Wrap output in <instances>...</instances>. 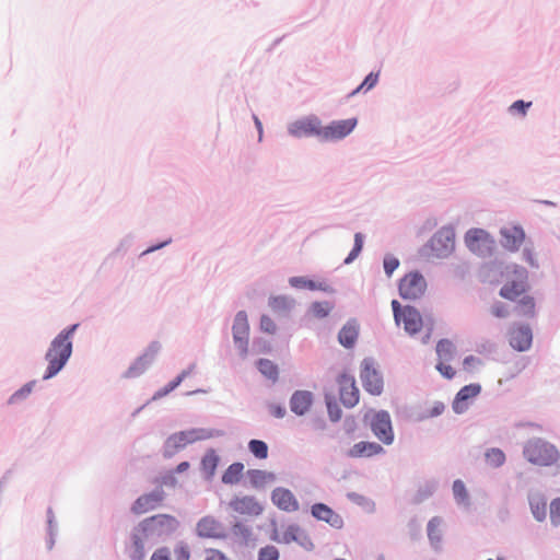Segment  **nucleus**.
Wrapping results in <instances>:
<instances>
[{
    "mask_svg": "<svg viewBox=\"0 0 560 560\" xmlns=\"http://www.w3.org/2000/svg\"><path fill=\"white\" fill-rule=\"evenodd\" d=\"M206 560H230L221 551L217 549H209L207 551Z\"/></svg>",
    "mask_w": 560,
    "mask_h": 560,
    "instance_id": "obj_55",
    "label": "nucleus"
},
{
    "mask_svg": "<svg viewBox=\"0 0 560 560\" xmlns=\"http://www.w3.org/2000/svg\"><path fill=\"white\" fill-rule=\"evenodd\" d=\"M150 535L149 532H141V524L135 529L131 537V546L129 556L132 560H143L144 558V539Z\"/></svg>",
    "mask_w": 560,
    "mask_h": 560,
    "instance_id": "obj_27",
    "label": "nucleus"
},
{
    "mask_svg": "<svg viewBox=\"0 0 560 560\" xmlns=\"http://www.w3.org/2000/svg\"><path fill=\"white\" fill-rule=\"evenodd\" d=\"M136 368H131L128 372L129 375H136V372H135Z\"/></svg>",
    "mask_w": 560,
    "mask_h": 560,
    "instance_id": "obj_62",
    "label": "nucleus"
},
{
    "mask_svg": "<svg viewBox=\"0 0 560 560\" xmlns=\"http://www.w3.org/2000/svg\"><path fill=\"white\" fill-rule=\"evenodd\" d=\"M151 560H170V552L167 548L158 549L151 557Z\"/></svg>",
    "mask_w": 560,
    "mask_h": 560,
    "instance_id": "obj_56",
    "label": "nucleus"
},
{
    "mask_svg": "<svg viewBox=\"0 0 560 560\" xmlns=\"http://www.w3.org/2000/svg\"><path fill=\"white\" fill-rule=\"evenodd\" d=\"M249 451L254 454L255 457L259 459H265L268 456V446L264 441L260 440H252L248 443Z\"/></svg>",
    "mask_w": 560,
    "mask_h": 560,
    "instance_id": "obj_39",
    "label": "nucleus"
},
{
    "mask_svg": "<svg viewBox=\"0 0 560 560\" xmlns=\"http://www.w3.org/2000/svg\"><path fill=\"white\" fill-rule=\"evenodd\" d=\"M361 381L363 388L371 395H381L383 392V378L373 364L364 360L362 363Z\"/></svg>",
    "mask_w": 560,
    "mask_h": 560,
    "instance_id": "obj_9",
    "label": "nucleus"
},
{
    "mask_svg": "<svg viewBox=\"0 0 560 560\" xmlns=\"http://www.w3.org/2000/svg\"><path fill=\"white\" fill-rule=\"evenodd\" d=\"M514 312L520 317H533L535 315V301L528 294H524L516 300Z\"/></svg>",
    "mask_w": 560,
    "mask_h": 560,
    "instance_id": "obj_29",
    "label": "nucleus"
},
{
    "mask_svg": "<svg viewBox=\"0 0 560 560\" xmlns=\"http://www.w3.org/2000/svg\"><path fill=\"white\" fill-rule=\"evenodd\" d=\"M289 132L298 138L316 136L322 139V122L317 117H307L292 122Z\"/></svg>",
    "mask_w": 560,
    "mask_h": 560,
    "instance_id": "obj_12",
    "label": "nucleus"
},
{
    "mask_svg": "<svg viewBox=\"0 0 560 560\" xmlns=\"http://www.w3.org/2000/svg\"><path fill=\"white\" fill-rule=\"evenodd\" d=\"M165 497L162 489L140 495L132 504L131 511L137 514H144L161 505Z\"/></svg>",
    "mask_w": 560,
    "mask_h": 560,
    "instance_id": "obj_17",
    "label": "nucleus"
},
{
    "mask_svg": "<svg viewBox=\"0 0 560 560\" xmlns=\"http://www.w3.org/2000/svg\"><path fill=\"white\" fill-rule=\"evenodd\" d=\"M249 480L254 487H264L275 481L276 476L273 472L254 469L248 471Z\"/></svg>",
    "mask_w": 560,
    "mask_h": 560,
    "instance_id": "obj_32",
    "label": "nucleus"
},
{
    "mask_svg": "<svg viewBox=\"0 0 560 560\" xmlns=\"http://www.w3.org/2000/svg\"><path fill=\"white\" fill-rule=\"evenodd\" d=\"M258 370L264 374L266 377L276 381L278 377V368L277 365L267 359H260L257 363Z\"/></svg>",
    "mask_w": 560,
    "mask_h": 560,
    "instance_id": "obj_36",
    "label": "nucleus"
},
{
    "mask_svg": "<svg viewBox=\"0 0 560 560\" xmlns=\"http://www.w3.org/2000/svg\"><path fill=\"white\" fill-rule=\"evenodd\" d=\"M358 124L357 118L335 120L328 126H322V140L336 141L350 135Z\"/></svg>",
    "mask_w": 560,
    "mask_h": 560,
    "instance_id": "obj_7",
    "label": "nucleus"
},
{
    "mask_svg": "<svg viewBox=\"0 0 560 560\" xmlns=\"http://www.w3.org/2000/svg\"><path fill=\"white\" fill-rule=\"evenodd\" d=\"M395 323L402 325L409 335L418 334L423 327V319L419 311L412 306H401L397 300L392 301Z\"/></svg>",
    "mask_w": 560,
    "mask_h": 560,
    "instance_id": "obj_4",
    "label": "nucleus"
},
{
    "mask_svg": "<svg viewBox=\"0 0 560 560\" xmlns=\"http://www.w3.org/2000/svg\"><path fill=\"white\" fill-rule=\"evenodd\" d=\"M486 460L492 467H500L505 462V454L500 448H491L486 453Z\"/></svg>",
    "mask_w": 560,
    "mask_h": 560,
    "instance_id": "obj_38",
    "label": "nucleus"
},
{
    "mask_svg": "<svg viewBox=\"0 0 560 560\" xmlns=\"http://www.w3.org/2000/svg\"><path fill=\"white\" fill-rule=\"evenodd\" d=\"M313 404V394L308 390H296L290 400L292 412L298 416L306 413Z\"/></svg>",
    "mask_w": 560,
    "mask_h": 560,
    "instance_id": "obj_25",
    "label": "nucleus"
},
{
    "mask_svg": "<svg viewBox=\"0 0 560 560\" xmlns=\"http://www.w3.org/2000/svg\"><path fill=\"white\" fill-rule=\"evenodd\" d=\"M196 533L201 538L222 539L226 537L222 523L211 515L202 517L197 523Z\"/></svg>",
    "mask_w": 560,
    "mask_h": 560,
    "instance_id": "obj_13",
    "label": "nucleus"
},
{
    "mask_svg": "<svg viewBox=\"0 0 560 560\" xmlns=\"http://www.w3.org/2000/svg\"><path fill=\"white\" fill-rule=\"evenodd\" d=\"M332 310V305L329 302H315L311 306V311L316 317H325Z\"/></svg>",
    "mask_w": 560,
    "mask_h": 560,
    "instance_id": "obj_43",
    "label": "nucleus"
},
{
    "mask_svg": "<svg viewBox=\"0 0 560 560\" xmlns=\"http://www.w3.org/2000/svg\"><path fill=\"white\" fill-rule=\"evenodd\" d=\"M327 408H328L330 419L332 421H338L341 417V411H340L339 407L335 402L328 401Z\"/></svg>",
    "mask_w": 560,
    "mask_h": 560,
    "instance_id": "obj_53",
    "label": "nucleus"
},
{
    "mask_svg": "<svg viewBox=\"0 0 560 560\" xmlns=\"http://www.w3.org/2000/svg\"><path fill=\"white\" fill-rule=\"evenodd\" d=\"M78 327L79 324H73L72 326L59 332L57 337L51 341L46 352L48 366L44 375V380H48L55 376L69 360L72 353L71 337Z\"/></svg>",
    "mask_w": 560,
    "mask_h": 560,
    "instance_id": "obj_1",
    "label": "nucleus"
},
{
    "mask_svg": "<svg viewBox=\"0 0 560 560\" xmlns=\"http://www.w3.org/2000/svg\"><path fill=\"white\" fill-rule=\"evenodd\" d=\"M260 328L262 331L267 334H275L277 330V326L275 322L267 315H262L260 318Z\"/></svg>",
    "mask_w": 560,
    "mask_h": 560,
    "instance_id": "obj_50",
    "label": "nucleus"
},
{
    "mask_svg": "<svg viewBox=\"0 0 560 560\" xmlns=\"http://www.w3.org/2000/svg\"><path fill=\"white\" fill-rule=\"evenodd\" d=\"M447 361H440L438 364H436V369L438 371L446 378H453L454 375H455V371L453 370V368L448 364H446Z\"/></svg>",
    "mask_w": 560,
    "mask_h": 560,
    "instance_id": "obj_51",
    "label": "nucleus"
},
{
    "mask_svg": "<svg viewBox=\"0 0 560 560\" xmlns=\"http://www.w3.org/2000/svg\"><path fill=\"white\" fill-rule=\"evenodd\" d=\"M502 245L509 250H517L525 240V233L521 226L512 225L501 230Z\"/></svg>",
    "mask_w": 560,
    "mask_h": 560,
    "instance_id": "obj_22",
    "label": "nucleus"
},
{
    "mask_svg": "<svg viewBox=\"0 0 560 560\" xmlns=\"http://www.w3.org/2000/svg\"><path fill=\"white\" fill-rule=\"evenodd\" d=\"M453 493L458 503H468V492L462 480H455L453 483Z\"/></svg>",
    "mask_w": 560,
    "mask_h": 560,
    "instance_id": "obj_41",
    "label": "nucleus"
},
{
    "mask_svg": "<svg viewBox=\"0 0 560 560\" xmlns=\"http://www.w3.org/2000/svg\"><path fill=\"white\" fill-rule=\"evenodd\" d=\"M425 290L427 281L417 271L407 273L399 282V294L405 300H417L424 294Z\"/></svg>",
    "mask_w": 560,
    "mask_h": 560,
    "instance_id": "obj_5",
    "label": "nucleus"
},
{
    "mask_svg": "<svg viewBox=\"0 0 560 560\" xmlns=\"http://www.w3.org/2000/svg\"><path fill=\"white\" fill-rule=\"evenodd\" d=\"M371 428L374 435L384 444H392L394 441V433L389 415L386 411L377 412L371 422Z\"/></svg>",
    "mask_w": 560,
    "mask_h": 560,
    "instance_id": "obj_11",
    "label": "nucleus"
},
{
    "mask_svg": "<svg viewBox=\"0 0 560 560\" xmlns=\"http://www.w3.org/2000/svg\"><path fill=\"white\" fill-rule=\"evenodd\" d=\"M550 521L555 526L560 525V498H557L550 503Z\"/></svg>",
    "mask_w": 560,
    "mask_h": 560,
    "instance_id": "obj_47",
    "label": "nucleus"
},
{
    "mask_svg": "<svg viewBox=\"0 0 560 560\" xmlns=\"http://www.w3.org/2000/svg\"><path fill=\"white\" fill-rule=\"evenodd\" d=\"M377 80H378V74L377 73H373L371 72L365 79L364 81L361 83L360 86H358L354 91H353V94L358 93L359 91H361L362 89H365V90H370L372 89L373 86L376 85L377 83Z\"/></svg>",
    "mask_w": 560,
    "mask_h": 560,
    "instance_id": "obj_49",
    "label": "nucleus"
},
{
    "mask_svg": "<svg viewBox=\"0 0 560 560\" xmlns=\"http://www.w3.org/2000/svg\"><path fill=\"white\" fill-rule=\"evenodd\" d=\"M524 456L534 465L550 466L558 460L559 453L552 444L541 439H535L525 445Z\"/></svg>",
    "mask_w": 560,
    "mask_h": 560,
    "instance_id": "obj_2",
    "label": "nucleus"
},
{
    "mask_svg": "<svg viewBox=\"0 0 560 560\" xmlns=\"http://www.w3.org/2000/svg\"><path fill=\"white\" fill-rule=\"evenodd\" d=\"M491 312L499 318L506 317L510 314L509 310L501 303L494 305Z\"/></svg>",
    "mask_w": 560,
    "mask_h": 560,
    "instance_id": "obj_54",
    "label": "nucleus"
},
{
    "mask_svg": "<svg viewBox=\"0 0 560 560\" xmlns=\"http://www.w3.org/2000/svg\"><path fill=\"white\" fill-rule=\"evenodd\" d=\"M34 382L25 384L22 388L16 390L9 399L10 404H14L20 399L27 397L33 389Z\"/></svg>",
    "mask_w": 560,
    "mask_h": 560,
    "instance_id": "obj_46",
    "label": "nucleus"
},
{
    "mask_svg": "<svg viewBox=\"0 0 560 560\" xmlns=\"http://www.w3.org/2000/svg\"><path fill=\"white\" fill-rule=\"evenodd\" d=\"M273 540L282 544H291L293 541L300 544L303 548L311 550L313 542L310 537L298 525H289L281 534V537H272Z\"/></svg>",
    "mask_w": 560,
    "mask_h": 560,
    "instance_id": "obj_18",
    "label": "nucleus"
},
{
    "mask_svg": "<svg viewBox=\"0 0 560 560\" xmlns=\"http://www.w3.org/2000/svg\"><path fill=\"white\" fill-rule=\"evenodd\" d=\"M312 515L319 521L328 523L335 528H341L343 526L342 517L324 503L314 504L312 506Z\"/></svg>",
    "mask_w": 560,
    "mask_h": 560,
    "instance_id": "obj_23",
    "label": "nucleus"
},
{
    "mask_svg": "<svg viewBox=\"0 0 560 560\" xmlns=\"http://www.w3.org/2000/svg\"><path fill=\"white\" fill-rule=\"evenodd\" d=\"M338 384L341 402L348 408L355 406L359 402V389L354 377L342 374L338 378Z\"/></svg>",
    "mask_w": 560,
    "mask_h": 560,
    "instance_id": "obj_15",
    "label": "nucleus"
},
{
    "mask_svg": "<svg viewBox=\"0 0 560 560\" xmlns=\"http://www.w3.org/2000/svg\"><path fill=\"white\" fill-rule=\"evenodd\" d=\"M230 509L246 516H258L262 513V505L250 495L235 497L229 503Z\"/></svg>",
    "mask_w": 560,
    "mask_h": 560,
    "instance_id": "obj_14",
    "label": "nucleus"
},
{
    "mask_svg": "<svg viewBox=\"0 0 560 560\" xmlns=\"http://www.w3.org/2000/svg\"><path fill=\"white\" fill-rule=\"evenodd\" d=\"M529 504H530V510H532L534 517L538 522H542L546 518V508H547V504H546V501L544 500V498H541L539 495L533 497L529 501Z\"/></svg>",
    "mask_w": 560,
    "mask_h": 560,
    "instance_id": "obj_33",
    "label": "nucleus"
},
{
    "mask_svg": "<svg viewBox=\"0 0 560 560\" xmlns=\"http://www.w3.org/2000/svg\"><path fill=\"white\" fill-rule=\"evenodd\" d=\"M335 560H343V559H335Z\"/></svg>",
    "mask_w": 560,
    "mask_h": 560,
    "instance_id": "obj_64",
    "label": "nucleus"
},
{
    "mask_svg": "<svg viewBox=\"0 0 560 560\" xmlns=\"http://www.w3.org/2000/svg\"><path fill=\"white\" fill-rule=\"evenodd\" d=\"M359 335V326L355 322L347 323L339 331V342L346 347L351 348L354 346Z\"/></svg>",
    "mask_w": 560,
    "mask_h": 560,
    "instance_id": "obj_28",
    "label": "nucleus"
},
{
    "mask_svg": "<svg viewBox=\"0 0 560 560\" xmlns=\"http://www.w3.org/2000/svg\"><path fill=\"white\" fill-rule=\"evenodd\" d=\"M194 370L190 366L188 370L183 371L174 381L168 383L163 389L158 393V396L162 397L174 390Z\"/></svg>",
    "mask_w": 560,
    "mask_h": 560,
    "instance_id": "obj_40",
    "label": "nucleus"
},
{
    "mask_svg": "<svg viewBox=\"0 0 560 560\" xmlns=\"http://www.w3.org/2000/svg\"><path fill=\"white\" fill-rule=\"evenodd\" d=\"M190 551L187 545L179 542L174 548V560H189Z\"/></svg>",
    "mask_w": 560,
    "mask_h": 560,
    "instance_id": "obj_48",
    "label": "nucleus"
},
{
    "mask_svg": "<svg viewBox=\"0 0 560 560\" xmlns=\"http://www.w3.org/2000/svg\"><path fill=\"white\" fill-rule=\"evenodd\" d=\"M290 284L299 289L310 290H326L322 284H316L314 281L308 280L304 277H293L289 280Z\"/></svg>",
    "mask_w": 560,
    "mask_h": 560,
    "instance_id": "obj_37",
    "label": "nucleus"
},
{
    "mask_svg": "<svg viewBox=\"0 0 560 560\" xmlns=\"http://www.w3.org/2000/svg\"><path fill=\"white\" fill-rule=\"evenodd\" d=\"M442 520L440 517H433L428 524V536L432 541H440Z\"/></svg>",
    "mask_w": 560,
    "mask_h": 560,
    "instance_id": "obj_42",
    "label": "nucleus"
},
{
    "mask_svg": "<svg viewBox=\"0 0 560 560\" xmlns=\"http://www.w3.org/2000/svg\"><path fill=\"white\" fill-rule=\"evenodd\" d=\"M220 457L214 450H208L201 459V470L207 478H212L219 465Z\"/></svg>",
    "mask_w": 560,
    "mask_h": 560,
    "instance_id": "obj_30",
    "label": "nucleus"
},
{
    "mask_svg": "<svg viewBox=\"0 0 560 560\" xmlns=\"http://www.w3.org/2000/svg\"><path fill=\"white\" fill-rule=\"evenodd\" d=\"M436 353L440 361H450L455 353V346L452 341L442 339L436 345Z\"/></svg>",
    "mask_w": 560,
    "mask_h": 560,
    "instance_id": "obj_34",
    "label": "nucleus"
},
{
    "mask_svg": "<svg viewBox=\"0 0 560 560\" xmlns=\"http://www.w3.org/2000/svg\"><path fill=\"white\" fill-rule=\"evenodd\" d=\"M515 279L506 282L500 290V295L506 300L516 301L526 293V270L524 268L514 269Z\"/></svg>",
    "mask_w": 560,
    "mask_h": 560,
    "instance_id": "obj_8",
    "label": "nucleus"
},
{
    "mask_svg": "<svg viewBox=\"0 0 560 560\" xmlns=\"http://www.w3.org/2000/svg\"><path fill=\"white\" fill-rule=\"evenodd\" d=\"M188 468H189V463H188V462H182L180 464H178V465H177V467H176V471H177V472H184V471H186Z\"/></svg>",
    "mask_w": 560,
    "mask_h": 560,
    "instance_id": "obj_59",
    "label": "nucleus"
},
{
    "mask_svg": "<svg viewBox=\"0 0 560 560\" xmlns=\"http://www.w3.org/2000/svg\"><path fill=\"white\" fill-rule=\"evenodd\" d=\"M455 248V232L450 226L440 229L425 245L424 250L428 258H445Z\"/></svg>",
    "mask_w": 560,
    "mask_h": 560,
    "instance_id": "obj_3",
    "label": "nucleus"
},
{
    "mask_svg": "<svg viewBox=\"0 0 560 560\" xmlns=\"http://www.w3.org/2000/svg\"><path fill=\"white\" fill-rule=\"evenodd\" d=\"M363 247V236L361 233H357L354 235V246L352 250L350 252L349 256L345 259L346 264H350L352 260H354Z\"/></svg>",
    "mask_w": 560,
    "mask_h": 560,
    "instance_id": "obj_44",
    "label": "nucleus"
},
{
    "mask_svg": "<svg viewBox=\"0 0 560 560\" xmlns=\"http://www.w3.org/2000/svg\"><path fill=\"white\" fill-rule=\"evenodd\" d=\"M510 345L517 351H526L533 342L532 329L527 325H520L510 330Z\"/></svg>",
    "mask_w": 560,
    "mask_h": 560,
    "instance_id": "obj_20",
    "label": "nucleus"
},
{
    "mask_svg": "<svg viewBox=\"0 0 560 560\" xmlns=\"http://www.w3.org/2000/svg\"><path fill=\"white\" fill-rule=\"evenodd\" d=\"M232 330L235 343L237 345L241 353L245 355L247 353L249 332V325L245 312L241 311L235 315Z\"/></svg>",
    "mask_w": 560,
    "mask_h": 560,
    "instance_id": "obj_16",
    "label": "nucleus"
},
{
    "mask_svg": "<svg viewBox=\"0 0 560 560\" xmlns=\"http://www.w3.org/2000/svg\"><path fill=\"white\" fill-rule=\"evenodd\" d=\"M255 124H256L259 132L261 133V122L258 120V118H255Z\"/></svg>",
    "mask_w": 560,
    "mask_h": 560,
    "instance_id": "obj_61",
    "label": "nucleus"
},
{
    "mask_svg": "<svg viewBox=\"0 0 560 560\" xmlns=\"http://www.w3.org/2000/svg\"><path fill=\"white\" fill-rule=\"evenodd\" d=\"M211 435L202 429H191L172 434L167 439V446L173 450L184 448L196 441L209 439Z\"/></svg>",
    "mask_w": 560,
    "mask_h": 560,
    "instance_id": "obj_10",
    "label": "nucleus"
},
{
    "mask_svg": "<svg viewBox=\"0 0 560 560\" xmlns=\"http://www.w3.org/2000/svg\"><path fill=\"white\" fill-rule=\"evenodd\" d=\"M498 560H505L504 558L499 557Z\"/></svg>",
    "mask_w": 560,
    "mask_h": 560,
    "instance_id": "obj_63",
    "label": "nucleus"
},
{
    "mask_svg": "<svg viewBox=\"0 0 560 560\" xmlns=\"http://www.w3.org/2000/svg\"><path fill=\"white\" fill-rule=\"evenodd\" d=\"M465 243L471 252L481 254L483 249L490 248L491 241L486 231L471 229L465 235Z\"/></svg>",
    "mask_w": 560,
    "mask_h": 560,
    "instance_id": "obj_21",
    "label": "nucleus"
},
{
    "mask_svg": "<svg viewBox=\"0 0 560 560\" xmlns=\"http://www.w3.org/2000/svg\"><path fill=\"white\" fill-rule=\"evenodd\" d=\"M270 413L276 418H282L285 415V409L280 405H271Z\"/></svg>",
    "mask_w": 560,
    "mask_h": 560,
    "instance_id": "obj_58",
    "label": "nucleus"
},
{
    "mask_svg": "<svg viewBox=\"0 0 560 560\" xmlns=\"http://www.w3.org/2000/svg\"><path fill=\"white\" fill-rule=\"evenodd\" d=\"M269 306L277 314H287L292 306V301L285 296H272L269 299Z\"/></svg>",
    "mask_w": 560,
    "mask_h": 560,
    "instance_id": "obj_35",
    "label": "nucleus"
},
{
    "mask_svg": "<svg viewBox=\"0 0 560 560\" xmlns=\"http://www.w3.org/2000/svg\"><path fill=\"white\" fill-rule=\"evenodd\" d=\"M481 386L479 384H469L460 388L453 402V409L457 413H462L467 408V400L479 395Z\"/></svg>",
    "mask_w": 560,
    "mask_h": 560,
    "instance_id": "obj_24",
    "label": "nucleus"
},
{
    "mask_svg": "<svg viewBox=\"0 0 560 560\" xmlns=\"http://www.w3.org/2000/svg\"><path fill=\"white\" fill-rule=\"evenodd\" d=\"M271 501L279 509L288 513L296 512L300 508L295 495L287 488H276L271 492Z\"/></svg>",
    "mask_w": 560,
    "mask_h": 560,
    "instance_id": "obj_19",
    "label": "nucleus"
},
{
    "mask_svg": "<svg viewBox=\"0 0 560 560\" xmlns=\"http://www.w3.org/2000/svg\"><path fill=\"white\" fill-rule=\"evenodd\" d=\"M279 551L275 546H266L258 552V560H278Z\"/></svg>",
    "mask_w": 560,
    "mask_h": 560,
    "instance_id": "obj_45",
    "label": "nucleus"
},
{
    "mask_svg": "<svg viewBox=\"0 0 560 560\" xmlns=\"http://www.w3.org/2000/svg\"><path fill=\"white\" fill-rule=\"evenodd\" d=\"M399 266V261L395 257H386L384 259V269L387 276H392L394 270Z\"/></svg>",
    "mask_w": 560,
    "mask_h": 560,
    "instance_id": "obj_52",
    "label": "nucleus"
},
{
    "mask_svg": "<svg viewBox=\"0 0 560 560\" xmlns=\"http://www.w3.org/2000/svg\"><path fill=\"white\" fill-rule=\"evenodd\" d=\"M178 526V521L167 514H159L141 522V532H149L150 535H166L173 533Z\"/></svg>",
    "mask_w": 560,
    "mask_h": 560,
    "instance_id": "obj_6",
    "label": "nucleus"
},
{
    "mask_svg": "<svg viewBox=\"0 0 560 560\" xmlns=\"http://www.w3.org/2000/svg\"><path fill=\"white\" fill-rule=\"evenodd\" d=\"M476 361H477V360H476V358H475V357L469 355V357L465 358V360H464V365H469V364H471V363H474V362H476Z\"/></svg>",
    "mask_w": 560,
    "mask_h": 560,
    "instance_id": "obj_60",
    "label": "nucleus"
},
{
    "mask_svg": "<svg viewBox=\"0 0 560 560\" xmlns=\"http://www.w3.org/2000/svg\"><path fill=\"white\" fill-rule=\"evenodd\" d=\"M383 447L374 442H359L354 444L348 452L347 455L351 458L371 457L383 453Z\"/></svg>",
    "mask_w": 560,
    "mask_h": 560,
    "instance_id": "obj_26",
    "label": "nucleus"
},
{
    "mask_svg": "<svg viewBox=\"0 0 560 560\" xmlns=\"http://www.w3.org/2000/svg\"><path fill=\"white\" fill-rule=\"evenodd\" d=\"M243 471L244 465L242 463L231 464L222 475V482L225 485L237 483L243 476Z\"/></svg>",
    "mask_w": 560,
    "mask_h": 560,
    "instance_id": "obj_31",
    "label": "nucleus"
},
{
    "mask_svg": "<svg viewBox=\"0 0 560 560\" xmlns=\"http://www.w3.org/2000/svg\"><path fill=\"white\" fill-rule=\"evenodd\" d=\"M532 105L530 102L528 103H525L523 101H516L513 103L512 105V109H516L518 110L522 115H525L526 114V109Z\"/></svg>",
    "mask_w": 560,
    "mask_h": 560,
    "instance_id": "obj_57",
    "label": "nucleus"
}]
</instances>
